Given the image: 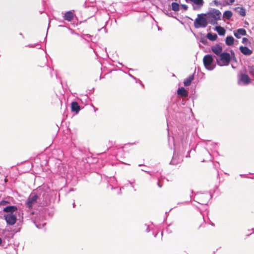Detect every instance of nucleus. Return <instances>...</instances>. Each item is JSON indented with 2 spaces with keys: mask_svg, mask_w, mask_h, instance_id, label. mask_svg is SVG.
I'll list each match as a JSON object with an SVG mask.
<instances>
[{
  "mask_svg": "<svg viewBox=\"0 0 254 254\" xmlns=\"http://www.w3.org/2000/svg\"><path fill=\"white\" fill-rule=\"evenodd\" d=\"M191 2H193L196 5H193V9L194 10L200 9L203 5V0H191Z\"/></svg>",
  "mask_w": 254,
  "mask_h": 254,
  "instance_id": "nucleus-8",
  "label": "nucleus"
},
{
  "mask_svg": "<svg viewBox=\"0 0 254 254\" xmlns=\"http://www.w3.org/2000/svg\"><path fill=\"white\" fill-rule=\"evenodd\" d=\"M177 163H178V162L175 161L174 157H173L172 160L170 162V164H172V165H176Z\"/></svg>",
  "mask_w": 254,
  "mask_h": 254,
  "instance_id": "nucleus-26",
  "label": "nucleus"
},
{
  "mask_svg": "<svg viewBox=\"0 0 254 254\" xmlns=\"http://www.w3.org/2000/svg\"><path fill=\"white\" fill-rule=\"evenodd\" d=\"M208 22L205 14L201 13L197 14V18L194 21V26L195 28L201 27L205 28L207 26Z\"/></svg>",
  "mask_w": 254,
  "mask_h": 254,
  "instance_id": "nucleus-2",
  "label": "nucleus"
},
{
  "mask_svg": "<svg viewBox=\"0 0 254 254\" xmlns=\"http://www.w3.org/2000/svg\"><path fill=\"white\" fill-rule=\"evenodd\" d=\"M8 203V202L7 201H5V200H2L0 202V205H6V204Z\"/></svg>",
  "mask_w": 254,
  "mask_h": 254,
  "instance_id": "nucleus-27",
  "label": "nucleus"
},
{
  "mask_svg": "<svg viewBox=\"0 0 254 254\" xmlns=\"http://www.w3.org/2000/svg\"><path fill=\"white\" fill-rule=\"evenodd\" d=\"M212 52L217 56H220L223 52L222 47L219 44H215L211 47Z\"/></svg>",
  "mask_w": 254,
  "mask_h": 254,
  "instance_id": "nucleus-6",
  "label": "nucleus"
},
{
  "mask_svg": "<svg viewBox=\"0 0 254 254\" xmlns=\"http://www.w3.org/2000/svg\"><path fill=\"white\" fill-rule=\"evenodd\" d=\"M186 2L189 3L191 1V0H185Z\"/></svg>",
  "mask_w": 254,
  "mask_h": 254,
  "instance_id": "nucleus-31",
  "label": "nucleus"
},
{
  "mask_svg": "<svg viewBox=\"0 0 254 254\" xmlns=\"http://www.w3.org/2000/svg\"><path fill=\"white\" fill-rule=\"evenodd\" d=\"M247 32L244 28H239L234 32V35L237 38H240L241 36L246 35Z\"/></svg>",
  "mask_w": 254,
  "mask_h": 254,
  "instance_id": "nucleus-9",
  "label": "nucleus"
},
{
  "mask_svg": "<svg viewBox=\"0 0 254 254\" xmlns=\"http://www.w3.org/2000/svg\"><path fill=\"white\" fill-rule=\"evenodd\" d=\"M207 38L212 41H214L216 40L217 38V35L216 34H212L211 33H208L207 34Z\"/></svg>",
  "mask_w": 254,
  "mask_h": 254,
  "instance_id": "nucleus-21",
  "label": "nucleus"
},
{
  "mask_svg": "<svg viewBox=\"0 0 254 254\" xmlns=\"http://www.w3.org/2000/svg\"><path fill=\"white\" fill-rule=\"evenodd\" d=\"M172 10L175 11H178L179 10V4L177 2H172Z\"/></svg>",
  "mask_w": 254,
  "mask_h": 254,
  "instance_id": "nucleus-24",
  "label": "nucleus"
},
{
  "mask_svg": "<svg viewBox=\"0 0 254 254\" xmlns=\"http://www.w3.org/2000/svg\"><path fill=\"white\" fill-rule=\"evenodd\" d=\"M203 62L205 67L208 70H213L215 66L214 59L211 55L204 56L203 59Z\"/></svg>",
  "mask_w": 254,
  "mask_h": 254,
  "instance_id": "nucleus-4",
  "label": "nucleus"
},
{
  "mask_svg": "<svg viewBox=\"0 0 254 254\" xmlns=\"http://www.w3.org/2000/svg\"><path fill=\"white\" fill-rule=\"evenodd\" d=\"M235 2V0H229V1H226V3L227 4H232Z\"/></svg>",
  "mask_w": 254,
  "mask_h": 254,
  "instance_id": "nucleus-28",
  "label": "nucleus"
},
{
  "mask_svg": "<svg viewBox=\"0 0 254 254\" xmlns=\"http://www.w3.org/2000/svg\"><path fill=\"white\" fill-rule=\"evenodd\" d=\"M237 12L241 16H244L246 15V10L243 7H237L236 8Z\"/></svg>",
  "mask_w": 254,
  "mask_h": 254,
  "instance_id": "nucleus-20",
  "label": "nucleus"
},
{
  "mask_svg": "<svg viewBox=\"0 0 254 254\" xmlns=\"http://www.w3.org/2000/svg\"><path fill=\"white\" fill-rule=\"evenodd\" d=\"M213 2L217 6L219 5V4H220V3L217 0H213Z\"/></svg>",
  "mask_w": 254,
  "mask_h": 254,
  "instance_id": "nucleus-29",
  "label": "nucleus"
},
{
  "mask_svg": "<svg viewBox=\"0 0 254 254\" xmlns=\"http://www.w3.org/2000/svg\"><path fill=\"white\" fill-rule=\"evenodd\" d=\"M132 76V77H133V79H135V77H133V76Z\"/></svg>",
  "mask_w": 254,
  "mask_h": 254,
  "instance_id": "nucleus-38",
  "label": "nucleus"
},
{
  "mask_svg": "<svg viewBox=\"0 0 254 254\" xmlns=\"http://www.w3.org/2000/svg\"><path fill=\"white\" fill-rule=\"evenodd\" d=\"M132 76V77H133V79H135V77H133V76Z\"/></svg>",
  "mask_w": 254,
  "mask_h": 254,
  "instance_id": "nucleus-37",
  "label": "nucleus"
},
{
  "mask_svg": "<svg viewBox=\"0 0 254 254\" xmlns=\"http://www.w3.org/2000/svg\"><path fill=\"white\" fill-rule=\"evenodd\" d=\"M221 15L220 11L216 9H211L205 14L208 23L213 25L217 24V21L220 19Z\"/></svg>",
  "mask_w": 254,
  "mask_h": 254,
  "instance_id": "nucleus-1",
  "label": "nucleus"
},
{
  "mask_svg": "<svg viewBox=\"0 0 254 254\" xmlns=\"http://www.w3.org/2000/svg\"><path fill=\"white\" fill-rule=\"evenodd\" d=\"M38 198V196L37 194L29 196L27 201V205L29 209H31Z\"/></svg>",
  "mask_w": 254,
  "mask_h": 254,
  "instance_id": "nucleus-7",
  "label": "nucleus"
},
{
  "mask_svg": "<svg viewBox=\"0 0 254 254\" xmlns=\"http://www.w3.org/2000/svg\"><path fill=\"white\" fill-rule=\"evenodd\" d=\"M248 72L252 77L254 78V65H249L248 67Z\"/></svg>",
  "mask_w": 254,
  "mask_h": 254,
  "instance_id": "nucleus-23",
  "label": "nucleus"
},
{
  "mask_svg": "<svg viewBox=\"0 0 254 254\" xmlns=\"http://www.w3.org/2000/svg\"><path fill=\"white\" fill-rule=\"evenodd\" d=\"M132 76V77H133V79H135V77H133V76Z\"/></svg>",
  "mask_w": 254,
  "mask_h": 254,
  "instance_id": "nucleus-36",
  "label": "nucleus"
},
{
  "mask_svg": "<svg viewBox=\"0 0 254 254\" xmlns=\"http://www.w3.org/2000/svg\"><path fill=\"white\" fill-rule=\"evenodd\" d=\"M240 50L243 54L246 56L251 55L253 53L252 51L247 47L241 46L240 47Z\"/></svg>",
  "mask_w": 254,
  "mask_h": 254,
  "instance_id": "nucleus-13",
  "label": "nucleus"
},
{
  "mask_svg": "<svg viewBox=\"0 0 254 254\" xmlns=\"http://www.w3.org/2000/svg\"><path fill=\"white\" fill-rule=\"evenodd\" d=\"M215 29L218 32L219 35L223 36L225 34L226 31L225 29L220 26H216Z\"/></svg>",
  "mask_w": 254,
  "mask_h": 254,
  "instance_id": "nucleus-19",
  "label": "nucleus"
},
{
  "mask_svg": "<svg viewBox=\"0 0 254 254\" xmlns=\"http://www.w3.org/2000/svg\"><path fill=\"white\" fill-rule=\"evenodd\" d=\"M220 59H216V61L218 65L219 66H226L228 65L231 61V55L227 52H223L219 56Z\"/></svg>",
  "mask_w": 254,
  "mask_h": 254,
  "instance_id": "nucleus-3",
  "label": "nucleus"
},
{
  "mask_svg": "<svg viewBox=\"0 0 254 254\" xmlns=\"http://www.w3.org/2000/svg\"><path fill=\"white\" fill-rule=\"evenodd\" d=\"M234 38L232 36H227L225 40L226 44L228 46H232L234 44Z\"/></svg>",
  "mask_w": 254,
  "mask_h": 254,
  "instance_id": "nucleus-18",
  "label": "nucleus"
},
{
  "mask_svg": "<svg viewBox=\"0 0 254 254\" xmlns=\"http://www.w3.org/2000/svg\"><path fill=\"white\" fill-rule=\"evenodd\" d=\"M71 108V111L75 112L76 113H78L80 110V107L76 102H72Z\"/></svg>",
  "mask_w": 254,
  "mask_h": 254,
  "instance_id": "nucleus-14",
  "label": "nucleus"
},
{
  "mask_svg": "<svg viewBox=\"0 0 254 254\" xmlns=\"http://www.w3.org/2000/svg\"><path fill=\"white\" fill-rule=\"evenodd\" d=\"M4 220L7 225H13L16 222L17 218L13 213H7L3 216Z\"/></svg>",
  "mask_w": 254,
  "mask_h": 254,
  "instance_id": "nucleus-5",
  "label": "nucleus"
},
{
  "mask_svg": "<svg viewBox=\"0 0 254 254\" xmlns=\"http://www.w3.org/2000/svg\"><path fill=\"white\" fill-rule=\"evenodd\" d=\"M147 231L148 232L149 231V230L148 228L147 229Z\"/></svg>",
  "mask_w": 254,
  "mask_h": 254,
  "instance_id": "nucleus-35",
  "label": "nucleus"
},
{
  "mask_svg": "<svg viewBox=\"0 0 254 254\" xmlns=\"http://www.w3.org/2000/svg\"><path fill=\"white\" fill-rule=\"evenodd\" d=\"M29 47H33V45H29Z\"/></svg>",
  "mask_w": 254,
  "mask_h": 254,
  "instance_id": "nucleus-34",
  "label": "nucleus"
},
{
  "mask_svg": "<svg viewBox=\"0 0 254 254\" xmlns=\"http://www.w3.org/2000/svg\"><path fill=\"white\" fill-rule=\"evenodd\" d=\"M158 185L160 188L161 187V184H160L159 183H158Z\"/></svg>",
  "mask_w": 254,
  "mask_h": 254,
  "instance_id": "nucleus-33",
  "label": "nucleus"
},
{
  "mask_svg": "<svg viewBox=\"0 0 254 254\" xmlns=\"http://www.w3.org/2000/svg\"><path fill=\"white\" fill-rule=\"evenodd\" d=\"M17 210V208L16 206L9 205L5 207L3 209L4 212H7V213H13L14 212Z\"/></svg>",
  "mask_w": 254,
  "mask_h": 254,
  "instance_id": "nucleus-12",
  "label": "nucleus"
},
{
  "mask_svg": "<svg viewBox=\"0 0 254 254\" xmlns=\"http://www.w3.org/2000/svg\"><path fill=\"white\" fill-rule=\"evenodd\" d=\"M179 95L183 97H187L188 96V93L184 87L179 88L177 91Z\"/></svg>",
  "mask_w": 254,
  "mask_h": 254,
  "instance_id": "nucleus-17",
  "label": "nucleus"
},
{
  "mask_svg": "<svg viewBox=\"0 0 254 254\" xmlns=\"http://www.w3.org/2000/svg\"><path fill=\"white\" fill-rule=\"evenodd\" d=\"M198 197L199 198H205V200H201L199 203L202 204H206L208 203L209 199L210 198V195L208 193H205L200 194L198 196Z\"/></svg>",
  "mask_w": 254,
  "mask_h": 254,
  "instance_id": "nucleus-10",
  "label": "nucleus"
},
{
  "mask_svg": "<svg viewBox=\"0 0 254 254\" xmlns=\"http://www.w3.org/2000/svg\"><path fill=\"white\" fill-rule=\"evenodd\" d=\"M240 80L245 84H248L251 82V79L249 76L245 73L241 74L240 76Z\"/></svg>",
  "mask_w": 254,
  "mask_h": 254,
  "instance_id": "nucleus-11",
  "label": "nucleus"
},
{
  "mask_svg": "<svg viewBox=\"0 0 254 254\" xmlns=\"http://www.w3.org/2000/svg\"><path fill=\"white\" fill-rule=\"evenodd\" d=\"M182 7H183V8L185 10H187V9H188V6H187V5H186V4H182Z\"/></svg>",
  "mask_w": 254,
  "mask_h": 254,
  "instance_id": "nucleus-30",
  "label": "nucleus"
},
{
  "mask_svg": "<svg viewBox=\"0 0 254 254\" xmlns=\"http://www.w3.org/2000/svg\"><path fill=\"white\" fill-rule=\"evenodd\" d=\"M231 54L232 56H234V52L233 51H231Z\"/></svg>",
  "mask_w": 254,
  "mask_h": 254,
  "instance_id": "nucleus-32",
  "label": "nucleus"
},
{
  "mask_svg": "<svg viewBox=\"0 0 254 254\" xmlns=\"http://www.w3.org/2000/svg\"><path fill=\"white\" fill-rule=\"evenodd\" d=\"M74 204H74V203H73V207H74Z\"/></svg>",
  "mask_w": 254,
  "mask_h": 254,
  "instance_id": "nucleus-39",
  "label": "nucleus"
},
{
  "mask_svg": "<svg viewBox=\"0 0 254 254\" xmlns=\"http://www.w3.org/2000/svg\"><path fill=\"white\" fill-rule=\"evenodd\" d=\"M64 18L65 20L68 21H71L73 18V13L70 11L66 12Z\"/></svg>",
  "mask_w": 254,
  "mask_h": 254,
  "instance_id": "nucleus-15",
  "label": "nucleus"
},
{
  "mask_svg": "<svg viewBox=\"0 0 254 254\" xmlns=\"http://www.w3.org/2000/svg\"><path fill=\"white\" fill-rule=\"evenodd\" d=\"M223 17L227 19H229L232 16V12L230 10H226L223 13Z\"/></svg>",
  "mask_w": 254,
  "mask_h": 254,
  "instance_id": "nucleus-22",
  "label": "nucleus"
},
{
  "mask_svg": "<svg viewBox=\"0 0 254 254\" xmlns=\"http://www.w3.org/2000/svg\"><path fill=\"white\" fill-rule=\"evenodd\" d=\"M242 43L244 45H248L250 43V42L249 41V40L247 38H243L242 39Z\"/></svg>",
  "mask_w": 254,
  "mask_h": 254,
  "instance_id": "nucleus-25",
  "label": "nucleus"
},
{
  "mask_svg": "<svg viewBox=\"0 0 254 254\" xmlns=\"http://www.w3.org/2000/svg\"><path fill=\"white\" fill-rule=\"evenodd\" d=\"M193 79H194L193 75H191L189 76V77L188 78H187V79H185V80L184 81V84L185 86H190V85L192 81L193 80Z\"/></svg>",
  "mask_w": 254,
  "mask_h": 254,
  "instance_id": "nucleus-16",
  "label": "nucleus"
}]
</instances>
